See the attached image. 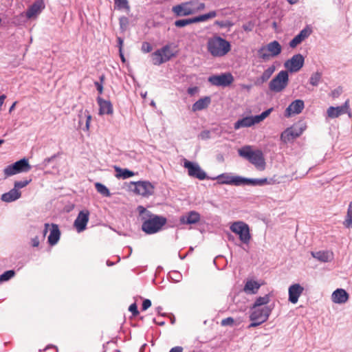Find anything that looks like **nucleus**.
I'll return each instance as SVG.
<instances>
[{
    "label": "nucleus",
    "instance_id": "f257e3e1",
    "mask_svg": "<svg viewBox=\"0 0 352 352\" xmlns=\"http://www.w3.org/2000/svg\"><path fill=\"white\" fill-rule=\"evenodd\" d=\"M142 221V230L147 234H153L160 232L167 223L166 217L151 213L144 206L137 208Z\"/></svg>",
    "mask_w": 352,
    "mask_h": 352
},
{
    "label": "nucleus",
    "instance_id": "f03ea898",
    "mask_svg": "<svg viewBox=\"0 0 352 352\" xmlns=\"http://www.w3.org/2000/svg\"><path fill=\"white\" fill-rule=\"evenodd\" d=\"M231 44L220 36H213L207 40V52L214 58H221L231 51Z\"/></svg>",
    "mask_w": 352,
    "mask_h": 352
},
{
    "label": "nucleus",
    "instance_id": "7ed1b4c3",
    "mask_svg": "<svg viewBox=\"0 0 352 352\" xmlns=\"http://www.w3.org/2000/svg\"><path fill=\"white\" fill-rule=\"evenodd\" d=\"M205 8L204 3L199 0H191L173 6L172 11L176 16H183L197 14L204 10Z\"/></svg>",
    "mask_w": 352,
    "mask_h": 352
},
{
    "label": "nucleus",
    "instance_id": "20e7f679",
    "mask_svg": "<svg viewBox=\"0 0 352 352\" xmlns=\"http://www.w3.org/2000/svg\"><path fill=\"white\" fill-rule=\"evenodd\" d=\"M239 155L248 160L259 170L265 168V162L263 153L261 150H252L250 146H245L239 149Z\"/></svg>",
    "mask_w": 352,
    "mask_h": 352
},
{
    "label": "nucleus",
    "instance_id": "39448f33",
    "mask_svg": "<svg viewBox=\"0 0 352 352\" xmlns=\"http://www.w3.org/2000/svg\"><path fill=\"white\" fill-rule=\"evenodd\" d=\"M177 54L176 47L169 43L151 54L152 63L155 65H160L175 57Z\"/></svg>",
    "mask_w": 352,
    "mask_h": 352
},
{
    "label": "nucleus",
    "instance_id": "423d86ee",
    "mask_svg": "<svg viewBox=\"0 0 352 352\" xmlns=\"http://www.w3.org/2000/svg\"><path fill=\"white\" fill-rule=\"evenodd\" d=\"M270 312L271 309L268 307H253L252 313L250 316L252 323L249 325L248 327H254L265 322L267 320Z\"/></svg>",
    "mask_w": 352,
    "mask_h": 352
},
{
    "label": "nucleus",
    "instance_id": "0eeeda50",
    "mask_svg": "<svg viewBox=\"0 0 352 352\" xmlns=\"http://www.w3.org/2000/svg\"><path fill=\"white\" fill-rule=\"evenodd\" d=\"M220 184H234L236 186L244 184H259L263 185L266 184L267 179L266 178L262 179L260 180H251L248 179H244L239 176H230L228 175H221L218 177Z\"/></svg>",
    "mask_w": 352,
    "mask_h": 352
},
{
    "label": "nucleus",
    "instance_id": "6e6552de",
    "mask_svg": "<svg viewBox=\"0 0 352 352\" xmlns=\"http://www.w3.org/2000/svg\"><path fill=\"white\" fill-rule=\"evenodd\" d=\"M272 109L263 111L261 114L255 116H247L239 120L234 123V128L237 130L243 127H250L255 124L259 123L265 119L271 113Z\"/></svg>",
    "mask_w": 352,
    "mask_h": 352
},
{
    "label": "nucleus",
    "instance_id": "1a4fd4ad",
    "mask_svg": "<svg viewBox=\"0 0 352 352\" xmlns=\"http://www.w3.org/2000/svg\"><path fill=\"white\" fill-rule=\"evenodd\" d=\"M230 230L239 235L240 241L248 244L251 239L249 226L243 221H236L230 226Z\"/></svg>",
    "mask_w": 352,
    "mask_h": 352
},
{
    "label": "nucleus",
    "instance_id": "9d476101",
    "mask_svg": "<svg viewBox=\"0 0 352 352\" xmlns=\"http://www.w3.org/2000/svg\"><path fill=\"white\" fill-rule=\"evenodd\" d=\"M31 166L28 160L23 158L15 163L6 166L3 169V174L6 177L12 176L17 173L28 172L30 170Z\"/></svg>",
    "mask_w": 352,
    "mask_h": 352
},
{
    "label": "nucleus",
    "instance_id": "9b49d317",
    "mask_svg": "<svg viewBox=\"0 0 352 352\" xmlns=\"http://www.w3.org/2000/svg\"><path fill=\"white\" fill-rule=\"evenodd\" d=\"M281 52V47L278 42L274 41L258 50L259 57L268 60L270 58L278 55Z\"/></svg>",
    "mask_w": 352,
    "mask_h": 352
},
{
    "label": "nucleus",
    "instance_id": "f8f14e48",
    "mask_svg": "<svg viewBox=\"0 0 352 352\" xmlns=\"http://www.w3.org/2000/svg\"><path fill=\"white\" fill-rule=\"evenodd\" d=\"M131 185L134 186L133 191L138 195L148 197L154 193L155 187L148 181L134 182Z\"/></svg>",
    "mask_w": 352,
    "mask_h": 352
},
{
    "label": "nucleus",
    "instance_id": "ddd939ff",
    "mask_svg": "<svg viewBox=\"0 0 352 352\" xmlns=\"http://www.w3.org/2000/svg\"><path fill=\"white\" fill-rule=\"evenodd\" d=\"M217 16L216 11H210V12L197 16L191 19H179L175 21V25L177 28H182L188 25L208 21V19L214 18Z\"/></svg>",
    "mask_w": 352,
    "mask_h": 352
},
{
    "label": "nucleus",
    "instance_id": "4468645a",
    "mask_svg": "<svg viewBox=\"0 0 352 352\" xmlns=\"http://www.w3.org/2000/svg\"><path fill=\"white\" fill-rule=\"evenodd\" d=\"M184 167L188 169V174L190 177L204 180L206 178V173L201 168L198 164L184 160Z\"/></svg>",
    "mask_w": 352,
    "mask_h": 352
},
{
    "label": "nucleus",
    "instance_id": "2eb2a0df",
    "mask_svg": "<svg viewBox=\"0 0 352 352\" xmlns=\"http://www.w3.org/2000/svg\"><path fill=\"white\" fill-rule=\"evenodd\" d=\"M208 81L213 85L227 87L232 83L234 78L230 73L214 75L208 78Z\"/></svg>",
    "mask_w": 352,
    "mask_h": 352
},
{
    "label": "nucleus",
    "instance_id": "dca6fc26",
    "mask_svg": "<svg viewBox=\"0 0 352 352\" xmlns=\"http://www.w3.org/2000/svg\"><path fill=\"white\" fill-rule=\"evenodd\" d=\"M327 115L331 118H336L339 117L342 114L347 113L351 118L352 113L350 109L349 100L347 99L343 105L340 107H330L327 109Z\"/></svg>",
    "mask_w": 352,
    "mask_h": 352
},
{
    "label": "nucleus",
    "instance_id": "f3484780",
    "mask_svg": "<svg viewBox=\"0 0 352 352\" xmlns=\"http://www.w3.org/2000/svg\"><path fill=\"white\" fill-rule=\"evenodd\" d=\"M286 85V70L281 71L270 82V89L274 92L282 91Z\"/></svg>",
    "mask_w": 352,
    "mask_h": 352
},
{
    "label": "nucleus",
    "instance_id": "a211bd4d",
    "mask_svg": "<svg viewBox=\"0 0 352 352\" xmlns=\"http://www.w3.org/2000/svg\"><path fill=\"white\" fill-rule=\"evenodd\" d=\"M305 63V58L300 54L293 56L287 60V73H296L300 70Z\"/></svg>",
    "mask_w": 352,
    "mask_h": 352
},
{
    "label": "nucleus",
    "instance_id": "6ab92c4d",
    "mask_svg": "<svg viewBox=\"0 0 352 352\" xmlns=\"http://www.w3.org/2000/svg\"><path fill=\"white\" fill-rule=\"evenodd\" d=\"M89 212L88 210L80 211L76 220L74 221V227L78 232L85 230L87 224L89 221Z\"/></svg>",
    "mask_w": 352,
    "mask_h": 352
},
{
    "label": "nucleus",
    "instance_id": "aec40b11",
    "mask_svg": "<svg viewBox=\"0 0 352 352\" xmlns=\"http://www.w3.org/2000/svg\"><path fill=\"white\" fill-rule=\"evenodd\" d=\"M306 129V124L302 121L295 123L293 126L287 128V140L294 139L300 136Z\"/></svg>",
    "mask_w": 352,
    "mask_h": 352
},
{
    "label": "nucleus",
    "instance_id": "412c9836",
    "mask_svg": "<svg viewBox=\"0 0 352 352\" xmlns=\"http://www.w3.org/2000/svg\"><path fill=\"white\" fill-rule=\"evenodd\" d=\"M304 291L303 287H302L300 284L296 283L292 285L289 287V300L293 303L296 304L298 300L299 296L302 294Z\"/></svg>",
    "mask_w": 352,
    "mask_h": 352
},
{
    "label": "nucleus",
    "instance_id": "4be33fe9",
    "mask_svg": "<svg viewBox=\"0 0 352 352\" xmlns=\"http://www.w3.org/2000/svg\"><path fill=\"white\" fill-rule=\"evenodd\" d=\"M97 102L99 105V114L100 115H111L113 112V109L111 102L109 100H106L101 97H98Z\"/></svg>",
    "mask_w": 352,
    "mask_h": 352
},
{
    "label": "nucleus",
    "instance_id": "5701e85b",
    "mask_svg": "<svg viewBox=\"0 0 352 352\" xmlns=\"http://www.w3.org/2000/svg\"><path fill=\"white\" fill-rule=\"evenodd\" d=\"M331 299L335 303H345L349 300V294L343 289H337L333 292Z\"/></svg>",
    "mask_w": 352,
    "mask_h": 352
},
{
    "label": "nucleus",
    "instance_id": "b1692460",
    "mask_svg": "<svg viewBox=\"0 0 352 352\" xmlns=\"http://www.w3.org/2000/svg\"><path fill=\"white\" fill-rule=\"evenodd\" d=\"M311 33L310 28H305L302 30L300 33L296 35L289 43L291 47H296L300 44L303 40L307 38Z\"/></svg>",
    "mask_w": 352,
    "mask_h": 352
},
{
    "label": "nucleus",
    "instance_id": "393cba45",
    "mask_svg": "<svg viewBox=\"0 0 352 352\" xmlns=\"http://www.w3.org/2000/svg\"><path fill=\"white\" fill-rule=\"evenodd\" d=\"M199 220L200 214L195 211H191L180 217V222L183 224H194L199 222Z\"/></svg>",
    "mask_w": 352,
    "mask_h": 352
},
{
    "label": "nucleus",
    "instance_id": "a878e982",
    "mask_svg": "<svg viewBox=\"0 0 352 352\" xmlns=\"http://www.w3.org/2000/svg\"><path fill=\"white\" fill-rule=\"evenodd\" d=\"M52 229L50 234L48 236V243L50 245H56L60 239V232L58 225L52 223L51 225Z\"/></svg>",
    "mask_w": 352,
    "mask_h": 352
},
{
    "label": "nucleus",
    "instance_id": "bb28decb",
    "mask_svg": "<svg viewBox=\"0 0 352 352\" xmlns=\"http://www.w3.org/2000/svg\"><path fill=\"white\" fill-rule=\"evenodd\" d=\"M211 102L210 97L205 96L195 102L192 106V111L195 112L206 109Z\"/></svg>",
    "mask_w": 352,
    "mask_h": 352
},
{
    "label": "nucleus",
    "instance_id": "cd10ccee",
    "mask_svg": "<svg viewBox=\"0 0 352 352\" xmlns=\"http://www.w3.org/2000/svg\"><path fill=\"white\" fill-rule=\"evenodd\" d=\"M21 192L14 188L11 189L9 192L3 193L1 195V200L5 202H12L21 197Z\"/></svg>",
    "mask_w": 352,
    "mask_h": 352
},
{
    "label": "nucleus",
    "instance_id": "c85d7f7f",
    "mask_svg": "<svg viewBox=\"0 0 352 352\" xmlns=\"http://www.w3.org/2000/svg\"><path fill=\"white\" fill-rule=\"evenodd\" d=\"M304 109V102L302 100H296L287 107V114H298Z\"/></svg>",
    "mask_w": 352,
    "mask_h": 352
},
{
    "label": "nucleus",
    "instance_id": "c756f323",
    "mask_svg": "<svg viewBox=\"0 0 352 352\" xmlns=\"http://www.w3.org/2000/svg\"><path fill=\"white\" fill-rule=\"evenodd\" d=\"M311 255L315 258L322 262H329L333 259V252L329 251H319L311 252Z\"/></svg>",
    "mask_w": 352,
    "mask_h": 352
},
{
    "label": "nucleus",
    "instance_id": "7c9ffc66",
    "mask_svg": "<svg viewBox=\"0 0 352 352\" xmlns=\"http://www.w3.org/2000/svg\"><path fill=\"white\" fill-rule=\"evenodd\" d=\"M42 10V3L40 2L34 3L27 10L26 16L31 19L37 16Z\"/></svg>",
    "mask_w": 352,
    "mask_h": 352
},
{
    "label": "nucleus",
    "instance_id": "2f4dec72",
    "mask_svg": "<svg viewBox=\"0 0 352 352\" xmlns=\"http://www.w3.org/2000/svg\"><path fill=\"white\" fill-rule=\"evenodd\" d=\"M114 169L116 173V177L117 178L127 179L131 177H133L135 175V173L133 171L129 170L126 168H121L116 166H114Z\"/></svg>",
    "mask_w": 352,
    "mask_h": 352
},
{
    "label": "nucleus",
    "instance_id": "473e14b6",
    "mask_svg": "<svg viewBox=\"0 0 352 352\" xmlns=\"http://www.w3.org/2000/svg\"><path fill=\"white\" fill-rule=\"evenodd\" d=\"M261 285L255 280H248L246 282L243 290L246 293L256 294L259 289Z\"/></svg>",
    "mask_w": 352,
    "mask_h": 352
},
{
    "label": "nucleus",
    "instance_id": "72a5a7b5",
    "mask_svg": "<svg viewBox=\"0 0 352 352\" xmlns=\"http://www.w3.org/2000/svg\"><path fill=\"white\" fill-rule=\"evenodd\" d=\"M343 224L347 228H352V201L349 204L347 214Z\"/></svg>",
    "mask_w": 352,
    "mask_h": 352
},
{
    "label": "nucleus",
    "instance_id": "f704fd0d",
    "mask_svg": "<svg viewBox=\"0 0 352 352\" xmlns=\"http://www.w3.org/2000/svg\"><path fill=\"white\" fill-rule=\"evenodd\" d=\"M95 187L96 190L104 197H108L111 196L109 190L102 184L97 182L95 184Z\"/></svg>",
    "mask_w": 352,
    "mask_h": 352
},
{
    "label": "nucleus",
    "instance_id": "c9c22d12",
    "mask_svg": "<svg viewBox=\"0 0 352 352\" xmlns=\"http://www.w3.org/2000/svg\"><path fill=\"white\" fill-rule=\"evenodd\" d=\"M270 301V297L268 295H265L263 297H258L254 304V307H261L262 305L267 304Z\"/></svg>",
    "mask_w": 352,
    "mask_h": 352
},
{
    "label": "nucleus",
    "instance_id": "e433bc0d",
    "mask_svg": "<svg viewBox=\"0 0 352 352\" xmlns=\"http://www.w3.org/2000/svg\"><path fill=\"white\" fill-rule=\"evenodd\" d=\"M275 68L274 67L272 66L267 68L266 70L264 71L262 76H261V81L265 82L267 81L272 75V74L274 72Z\"/></svg>",
    "mask_w": 352,
    "mask_h": 352
},
{
    "label": "nucleus",
    "instance_id": "4c0bfd02",
    "mask_svg": "<svg viewBox=\"0 0 352 352\" xmlns=\"http://www.w3.org/2000/svg\"><path fill=\"white\" fill-rule=\"evenodd\" d=\"M15 274V272L14 270H8L3 273L1 275H0V281H7L10 280L11 278H12Z\"/></svg>",
    "mask_w": 352,
    "mask_h": 352
},
{
    "label": "nucleus",
    "instance_id": "58836bf2",
    "mask_svg": "<svg viewBox=\"0 0 352 352\" xmlns=\"http://www.w3.org/2000/svg\"><path fill=\"white\" fill-rule=\"evenodd\" d=\"M115 5L119 9L124 8L129 10L130 8L127 0H115Z\"/></svg>",
    "mask_w": 352,
    "mask_h": 352
},
{
    "label": "nucleus",
    "instance_id": "ea45409f",
    "mask_svg": "<svg viewBox=\"0 0 352 352\" xmlns=\"http://www.w3.org/2000/svg\"><path fill=\"white\" fill-rule=\"evenodd\" d=\"M321 78V74L319 72H316L313 74L310 78V84L313 86L318 85L319 81Z\"/></svg>",
    "mask_w": 352,
    "mask_h": 352
},
{
    "label": "nucleus",
    "instance_id": "a19ab883",
    "mask_svg": "<svg viewBox=\"0 0 352 352\" xmlns=\"http://www.w3.org/2000/svg\"><path fill=\"white\" fill-rule=\"evenodd\" d=\"M31 182V179L29 180H23V181H19L15 182L14 183V188L19 190V188H22L25 187L30 182Z\"/></svg>",
    "mask_w": 352,
    "mask_h": 352
},
{
    "label": "nucleus",
    "instance_id": "79ce46f5",
    "mask_svg": "<svg viewBox=\"0 0 352 352\" xmlns=\"http://www.w3.org/2000/svg\"><path fill=\"white\" fill-rule=\"evenodd\" d=\"M141 50L144 53H148L152 51L153 47L149 43L143 42L142 44Z\"/></svg>",
    "mask_w": 352,
    "mask_h": 352
},
{
    "label": "nucleus",
    "instance_id": "37998d69",
    "mask_svg": "<svg viewBox=\"0 0 352 352\" xmlns=\"http://www.w3.org/2000/svg\"><path fill=\"white\" fill-rule=\"evenodd\" d=\"M234 323V320L232 317L224 318L221 320V324L222 326H232Z\"/></svg>",
    "mask_w": 352,
    "mask_h": 352
},
{
    "label": "nucleus",
    "instance_id": "c03bdc74",
    "mask_svg": "<svg viewBox=\"0 0 352 352\" xmlns=\"http://www.w3.org/2000/svg\"><path fill=\"white\" fill-rule=\"evenodd\" d=\"M129 310L132 313L133 316H135L139 314L136 303H133L129 306Z\"/></svg>",
    "mask_w": 352,
    "mask_h": 352
},
{
    "label": "nucleus",
    "instance_id": "a18cd8bd",
    "mask_svg": "<svg viewBox=\"0 0 352 352\" xmlns=\"http://www.w3.org/2000/svg\"><path fill=\"white\" fill-rule=\"evenodd\" d=\"M342 92V89L341 87H338L337 89H334L331 91V96L333 98H338L340 96V94Z\"/></svg>",
    "mask_w": 352,
    "mask_h": 352
},
{
    "label": "nucleus",
    "instance_id": "49530a36",
    "mask_svg": "<svg viewBox=\"0 0 352 352\" xmlns=\"http://www.w3.org/2000/svg\"><path fill=\"white\" fill-rule=\"evenodd\" d=\"M151 306V301L149 299H145L142 302V309L143 311L146 310Z\"/></svg>",
    "mask_w": 352,
    "mask_h": 352
},
{
    "label": "nucleus",
    "instance_id": "de8ad7c7",
    "mask_svg": "<svg viewBox=\"0 0 352 352\" xmlns=\"http://www.w3.org/2000/svg\"><path fill=\"white\" fill-rule=\"evenodd\" d=\"M215 23L221 28H226L232 25L230 21H216Z\"/></svg>",
    "mask_w": 352,
    "mask_h": 352
},
{
    "label": "nucleus",
    "instance_id": "09e8293b",
    "mask_svg": "<svg viewBox=\"0 0 352 352\" xmlns=\"http://www.w3.org/2000/svg\"><path fill=\"white\" fill-rule=\"evenodd\" d=\"M86 112H87V115H86L87 120H86L85 128H86L87 131H89L91 120V116L89 114V113L88 111H86Z\"/></svg>",
    "mask_w": 352,
    "mask_h": 352
},
{
    "label": "nucleus",
    "instance_id": "8fccbe9b",
    "mask_svg": "<svg viewBox=\"0 0 352 352\" xmlns=\"http://www.w3.org/2000/svg\"><path fill=\"white\" fill-rule=\"evenodd\" d=\"M200 138L202 139V140H206V139H208L210 138V131H202L201 133H200Z\"/></svg>",
    "mask_w": 352,
    "mask_h": 352
},
{
    "label": "nucleus",
    "instance_id": "3c124183",
    "mask_svg": "<svg viewBox=\"0 0 352 352\" xmlns=\"http://www.w3.org/2000/svg\"><path fill=\"white\" fill-rule=\"evenodd\" d=\"M94 84H95V86L96 87L97 90L99 92V94H102L103 92L102 83H99V82H95Z\"/></svg>",
    "mask_w": 352,
    "mask_h": 352
},
{
    "label": "nucleus",
    "instance_id": "603ef678",
    "mask_svg": "<svg viewBox=\"0 0 352 352\" xmlns=\"http://www.w3.org/2000/svg\"><path fill=\"white\" fill-rule=\"evenodd\" d=\"M187 91H188V94L192 96L198 91V87H189Z\"/></svg>",
    "mask_w": 352,
    "mask_h": 352
},
{
    "label": "nucleus",
    "instance_id": "864d4df0",
    "mask_svg": "<svg viewBox=\"0 0 352 352\" xmlns=\"http://www.w3.org/2000/svg\"><path fill=\"white\" fill-rule=\"evenodd\" d=\"M39 245V240L38 236H35L32 239V246L38 247Z\"/></svg>",
    "mask_w": 352,
    "mask_h": 352
},
{
    "label": "nucleus",
    "instance_id": "5fc2aeb1",
    "mask_svg": "<svg viewBox=\"0 0 352 352\" xmlns=\"http://www.w3.org/2000/svg\"><path fill=\"white\" fill-rule=\"evenodd\" d=\"M169 352H183V348L182 346H175Z\"/></svg>",
    "mask_w": 352,
    "mask_h": 352
},
{
    "label": "nucleus",
    "instance_id": "6e6d98bb",
    "mask_svg": "<svg viewBox=\"0 0 352 352\" xmlns=\"http://www.w3.org/2000/svg\"><path fill=\"white\" fill-rule=\"evenodd\" d=\"M118 41L119 44V52H121L122 50L123 40L120 37H118Z\"/></svg>",
    "mask_w": 352,
    "mask_h": 352
},
{
    "label": "nucleus",
    "instance_id": "4d7b16f0",
    "mask_svg": "<svg viewBox=\"0 0 352 352\" xmlns=\"http://www.w3.org/2000/svg\"><path fill=\"white\" fill-rule=\"evenodd\" d=\"M6 98V96L5 94L0 96V111L1 110V107L3 104Z\"/></svg>",
    "mask_w": 352,
    "mask_h": 352
},
{
    "label": "nucleus",
    "instance_id": "13d9d810",
    "mask_svg": "<svg viewBox=\"0 0 352 352\" xmlns=\"http://www.w3.org/2000/svg\"><path fill=\"white\" fill-rule=\"evenodd\" d=\"M50 226V224L49 223H45V229L43 230V235L45 236L46 234L48 232V228Z\"/></svg>",
    "mask_w": 352,
    "mask_h": 352
},
{
    "label": "nucleus",
    "instance_id": "bf43d9fd",
    "mask_svg": "<svg viewBox=\"0 0 352 352\" xmlns=\"http://www.w3.org/2000/svg\"><path fill=\"white\" fill-rule=\"evenodd\" d=\"M17 102L15 101L12 104V106L10 107V109H9V112L11 113L15 108V106Z\"/></svg>",
    "mask_w": 352,
    "mask_h": 352
},
{
    "label": "nucleus",
    "instance_id": "052dcab7",
    "mask_svg": "<svg viewBox=\"0 0 352 352\" xmlns=\"http://www.w3.org/2000/svg\"><path fill=\"white\" fill-rule=\"evenodd\" d=\"M153 321H154L155 323H156V324H157L158 325H160V326H163L165 324L164 322H163V321L158 322L155 319H154Z\"/></svg>",
    "mask_w": 352,
    "mask_h": 352
},
{
    "label": "nucleus",
    "instance_id": "680f3d73",
    "mask_svg": "<svg viewBox=\"0 0 352 352\" xmlns=\"http://www.w3.org/2000/svg\"><path fill=\"white\" fill-rule=\"evenodd\" d=\"M120 58H121V60L123 63L125 62V58L122 54V50L121 51V52H120Z\"/></svg>",
    "mask_w": 352,
    "mask_h": 352
},
{
    "label": "nucleus",
    "instance_id": "e2e57ef3",
    "mask_svg": "<svg viewBox=\"0 0 352 352\" xmlns=\"http://www.w3.org/2000/svg\"><path fill=\"white\" fill-rule=\"evenodd\" d=\"M104 75H102L100 77V82L99 83H103L104 80Z\"/></svg>",
    "mask_w": 352,
    "mask_h": 352
},
{
    "label": "nucleus",
    "instance_id": "0e129e2a",
    "mask_svg": "<svg viewBox=\"0 0 352 352\" xmlns=\"http://www.w3.org/2000/svg\"><path fill=\"white\" fill-rule=\"evenodd\" d=\"M298 0H287V2H289L290 4H294L296 3Z\"/></svg>",
    "mask_w": 352,
    "mask_h": 352
},
{
    "label": "nucleus",
    "instance_id": "69168bd1",
    "mask_svg": "<svg viewBox=\"0 0 352 352\" xmlns=\"http://www.w3.org/2000/svg\"><path fill=\"white\" fill-rule=\"evenodd\" d=\"M285 131H283L282 133H281V135H280V138L282 140L285 141Z\"/></svg>",
    "mask_w": 352,
    "mask_h": 352
},
{
    "label": "nucleus",
    "instance_id": "338daca9",
    "mask_svg": "<svg viewBox=\"0 0 352 352\" xmlns=\"http://www.w3.org/2000/svg\"><path fill=\"white\" fill-rule=\"evenodd\" d=\"M161 310H162V307H160L157 308V311L158 314H160Z\"/></svg>",
    "mask_w": 352,
    "mask_h": 352
},
{
    "label": "nucleus",
    "instance_id": "774afa93",
    "mask_svg": "<svg viewBox=\"0 0 352 352\" xmlns=\"http://www.w3.org/2000/svg\"><path fill=\"white\" fill-rule=\"evenodd\" d=\"M4 142L3 140L0 139V146Z\"/></svg>",
    "mask_w": 352,
    "mask_h": 352
}]
</instances>
